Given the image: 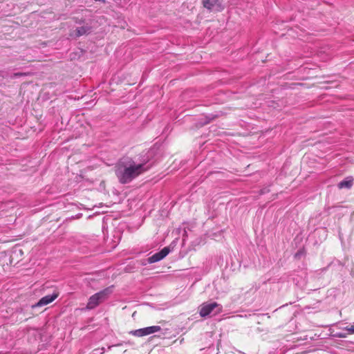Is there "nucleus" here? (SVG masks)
I'll use <instances>...</instances> for the list:
<instances>
[{"label": "nucleus", "mask_w": 354, "mask_h": 354, "mask_svg": "<svg viewBox=\"0 0 354 354\" xmlns=\"http://www.w3.org/2000/svg\"><path fill=\"white\" fill-rule=\"evenodd\" d=\"M58 297V293L54 292L52 295H48L43 297L37 303L35 306H43L47 305L51 302H53L55 299Z\"/></svg>", "instance_id": "nucleus-5"}, {"label": "nucleus", "mask_w": 354, "mask_h": 354, "mask_svg": "<svg viewBox=\"0 0 354 354\" xmlns=\"http://www.w3.org/2000/svg\"><path fill=\"white\" fill-rule=\"evenodd\" d=\"M131 333L138 337H142L146 335L144 328L131 331Z\"/></svg>", "instance_id": "nucleus-10"}, {"label": "nucleus", "mask_w": 354, "mask_h": 354, "mask_svg": "<svg viewBox=\"0 0 354 354\" xmlns=\"http://www.w3.org/2000/svg\"><path fill=\"white\" fill-rule=\"evenodd\" d=\"M321 231L323 232L324 233L326 232L325 230H324V229H322Z\"/></svg>", "instance_id": "nucleus-13"}, {"label": "nucleus", "mask_w": 354, "mask_h": 354, "mask_svg": "<svg viewBox=\"0 0 354 354\" xmlns=\"http://www.w3.org/2000/svg\"><path fill=\"white\" fill-rule=\"evenodd\" d=\"M111 290L110 288H107L101 290L93 295H92L87 303L86 308L93 309L97 307L101 302L104 301L107 297L111 294Z\"/></svg>", "instance_id": "nucleus-3"}, {"label": "nucleus", "mask_w": 354, "mask_h": 354, "mask_svg": "<svg viewBox=\"0 0 354 354\" xmlns=\"http://www.w3.org/2000/svg\"><path fill=\"white\" fill-rule=\"evenodd\" d=\"M345 330L348 332L349 334H354V326H347Z\"/></svg>", "instance_id": "nucleus-11"}, {"label": "nucleus", "mask_w": 354, "mask_h": 354, "mask_svg": "<svg viewBox=\"0 0 354 354\" xmlns=\"http://www.w3.org/2000/svg\"><path fill=\"white\" fill-rule=\"evenodd\" d=\"M353 183V178L351 176H348L338 183V187L339 189H350L352 187Z\"/></svg>", "instance_id": "nucleus-6"}, {"label": "nucleus", "mask_w": 354, "mask_h": 354, "mask_svg": "<svg viewBox=\"0 0 354 354\" xmlns=\"http://www.w3.org/2000/svg\"><path fill=\"white\" fill-rule=\"evenodd\" d=\"M216 1L215 0H203V5L205 8L208 10H212L213 6H214Z\"/></svg>", "instance_id": "nucleus-9"}, {"label": "nucleus", "mask_w": 354, "mask_h": 354, "mask_svg": "<svg viewBox=\"0 0 354 354\" xmlns=\"http://www.w3.org/2000/svg\"><path fill=\"white\" fill-rule=\"evenodd\" d=\"M148 160L138 162L133 159L126 157L120 160L115 166V175L120 183L127 184L134 178L149 169L147 165Z\"/></svg>", "instance_id": "nucleus-1"}, {"label": "nucleus", "mask_w": 354, "mask_h": 354, "mask_svg": "<svg viewBox=\"0 0 354 354\" xmlns=\"http://www.w3.org/2000/svg\"><path fill=\"white\" fill-rule=\"evenodd\" d=\"M199 315L201 317L216 315L223 311V306L214 302H204L198 308Z\"/></svg>", "instance_id": "nucleus-2"}, {"label": "nucleus", "mask_w": 354, "mask_h": 354, "mask_svg": "<svg viewBox=\"0 0 354 354\" xmlns=\"http://www.w3.org/2000/svg\"><path fill=\"white\" fill-rule=\"evenodd\" d=\"M171 250L169 247H165L160 252L155 253L152 256L148 258L147 261L149 263H153L163 259L169 253Z\"/></svg>", "instance_id": "nucleus-4"}, {"label": "nucleus", "mask_w": 354, "mask_h": 354, "mask_svg": "<svg viewBox=\"0 0 354 354\" xmlns=\"http://www.w3.org/2000/svg\"><path fill=\"white\" fill-rule=\"evenodd\" d=\"M160 329H161V328L159 326H149V327L144 328L146 335L158 332L160 330Z\"/></svg>", "instance_id": "nucleus-7"}, {"label": "nucleus", "mask_w": 354, "mask_h": 354, "mask_svg": "<svg viewBox=\"0 0 354 354\" xmlns=\"http://www.w3.org/2000/svg\"><path fill=\"white\" fill-rule=\"evenodd\" d=\"M336 336L338 337H346L345 335H343L342 333H338L336 335Z\"/></svg>", "instance_id": "nucleus-12"}, {"label": "nucleus", "mask_w": 354, "mask_h": 354, "mask_svg": "<svg viewBox=\"0 0 354 354\" xmlns=\"http://www.w3.org/2000/svg\"><path fill=\"white\" fill-rule=\"evenodd\" d=\"M76 35L77 37L86 35L90 32V28L88 26H82L80 28H77Z\"/></svg>", "instance_id": "nucleus-8"}]
</instances>
